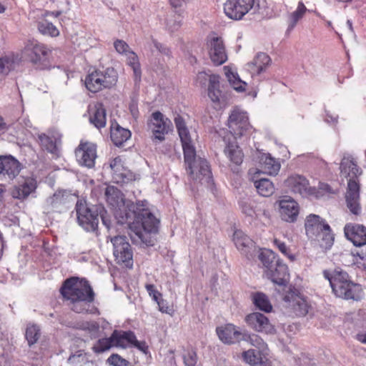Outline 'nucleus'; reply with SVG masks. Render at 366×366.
Wrapping results in <instances>:
<instances>
[{
  "label": "nucleus",
  "mask_w": 366,
  "mask_h": 366,
  "mask_svg": "<svg viewBox=\"0 0 366 366\" xmlns=\"http://www.w3.org/2000/svg\"><path fill=\"white\" fill-rule=\"evenodd\" d=\"M284 184L291 192L302 196L308 197L317 194L315 187H310L307 178L300 174H291L285 179Z\"/></svg>",
  "instance_id": "nucleus-13"
},
{
  "label": "nucleus",
  "mask_w": 366,
  "mask_h": 366,
  "mask_svg": "<svg viewBox=\"0 0 366 366\" xmlns=\"http://www.w3.org/2000/svg\"><path fill=\"white\" fill-rule=\"evenodd\" d=\"M77 161L89 168L94 166L97 157V147L89 142L81 143L75 151Z\"/></svg>",
  "instance_id": "nucleus-20"
},
{
  "label": "nucleus",
  "mask_w": 366,
  "mask_h": 366,
  "mask_svg": "<svg viewBox=\"0 0 366 366\" xmlns=\"http://www.w3.org/2000/svg\"><path fill=\"white\" fill-rule=\"evenodd\" d=\"M280 214L282 220L294 222L299 214V206L292 198L283 199L280 201Z\"/></svg>",
  "instance_id": "nucleus-23"
},
{
  "label": "nucleus",
  "mask_w": 366,
  "mask_h": 366,
  "mask_svg": "<svg viewBox=\"0 0 366 366\" xmlns=\"http://www.w3.org/2000/svg\"><path fill=\"white\" fill-rule=\"evenodd\" d=\"M273 244L277 249L290 261L293 262L296 259V255L294 254L291 249L287 246L286 243L277 238L273 239Z\"/></svg>",
  "instance_id": "nucleus-44"
},
{
  "label": "nucleus",
  "mask_w": 366,
  "mask_h": 366,
  "mask_svg": "<svg viewBox=\"0 0 366 366\" xmlns=\"http://www.w3.org/2000/svg\"><path fill=\"white\" fill-rule=\"evenodd\" d=\"M113 244V254L116 262L127 268L133 267V250L127 237L117 235L111 238Z\"/></svg>",
  "instance_id": "nucleus-7"
},
{
  "label": "nucleus",
  "mask_w": 366,
  "mask_h": 366,
  "mask_svg": "<svg viewBox=\"0 0 366 366\" xmlns=\"http://www.w3.org/2000/svg\"><path fill=\"white\" fill-rule=\"evenodd\" d=\"M37 29L41 34L51 37H56L60 34L57 27L46 19H41L37 22Z\"/></svg>",
  "instance_id": "nucleus-38"
},
{
  "label": "nucleus",
  "mask_w": 366,
  "mask_h": 366,
  "mask_svg": "<svg viewBox=\"0 0 366 366\" xmlns=\"http://www.w3.org/2000/svg\"><path fill=\"white\" fill-rule=\"evenodd\" d=\"M149 296L155 301L157 302L162 299V294L156 289L155 286L152 284H147L145 286Z\"/></svg>",
  "instance_id": "nucleus-54"
},
{
  "label": "nucleus",
  "mask_w": 366,
  "mask_h": 366,
  "mask_svg": "<svg viewBox=\"0 0 366 366\" xmlns=\"http://www.w3.org/2000/svg\"><path fill=\"white\" fill-rule=\"evenodd\" d=\"M307 9L302 2H299L296 11L290 15L292 26H294L304 15Z\"/></svg>",
  "instance_id": "nucleus-51"
},
{
  "label": "nucleus",
  "mask_w": 366,
  "mask_h": 366,
  "mask_svg": "<svg viewBox=\"0 0 366 366\" xmlns=\"http://www.w3.org/2000/svg\"><path fill=\"white\" fill-rule=\"evenodd\" d=\"M2 173L7 174L10 179L14 178L20 172L19 162L14 158L2 156Z\"/></svg>",
  "instance_id": "nucleus-35"
},
{
  "label": "nucleus",
  "mask_w": 366,
  "mask_h": 366,
  "mask_svg": "<svg viewBox=\"0 0 366 366\" xmlns=\"http://www.w3.org/2000/svg\"><path fill=\"white\" fill-rule=\"evenodd\" d=\"M170 124V120L157 111L152 114L148 126L152 132L154 139L162 141L169 132Z\"/></svg>",
  "instance_id": "nucleus-16"
},
{
  "label": "nucleus",
  "mask_w": 366,
  "mask_h": 366,
  "mask_svg": "<svg viewBox=\"0 0 366 366\" xmlns=\"http://www.w3.org/2000/svg\"><path fill=\"white\" fill-rule=\"evenodd\" d=\"M244 321L248 327L258 332L273 334L274 326L270 322L267 316L260 312H252L247 315Z\"/></svg>",
  "instance_id": "nucleus-15"
},
{
  "label": "nucleus",
  "mask_w": 366,
  "mask_h": 366,
  "mask_svg": "<svg viewBox=\"0 0 366 366\" xmlns=\"http://www.w3.org/2000/svg\"><path fill=\"white\" fill-rule=\"evenodd\" d=\"M186 170L187 174L192 178V179H198L199 175H203V176H207L209 175L210 172V167L209 165L208 162L206 159H197V155L195 154V162H194L192 165V173L191 172L189 166L185 164Z\"/></svg>",
  "instance_id": "nucleus-30"
},
{
  "label": "nucleus",
  "mask_w": 366,
  "mask_h": 366,
  "mask_svg": "<svg viewBox=\"0 0 366 366\" xmlns=\"http://www.w3.org/2000/svg\"><path fill=\"white\" fill-rule=\"evenodd\" d=\"M108 362L114 366H127L128 365V362L118 354H112L108 358Z\"/></svg>",
  "instance_id": "nucleus-52"
},
{
  "label": "nucleus",
  "mask_w": 366,
  "mask_h": 366,
  "mask_svg": "<svg viewBox=\"0 0 366 366\" xmlns=\"http://www.w3.org/2000/svg\"><path fill=\"white\" fill-rule=\"evenodd\" d=\"M129 210H132L133 221H130V214L126 213L125 217H122V222L128 224L131 239L147 246H153L154 239L151 234L158 232L159 220L151 212L147 202L137 201L130 205Z\"/></svg>",
  "instance_id": "nucleus-1"
},
{
  "label": "nucleus",
  "mask_w": 366,
  "mask_h": 366,
  "mask_svg": "<svg viewBox=\"0 0 366 366\" xmlns=\"http://www.w3.org/2000/svg\"><path fill=\"white\" fill-rule=\"evenodd\" d=\"M114 46L116 51L122 55L126 56L132 51L128 44L122 39L115 40Z\"/></svg>",
  "instance_id": "nucleus-49"
},
{
  "label": "nucleus",
  "mask_w": 366,
  "mask_h": 366,
  "mask_svg": "<svg viewBox=\"0 0 366 366\" xmlns=\"http://www.w3.org/2000/svg\"><path fill=\"white\" fill-rule=\"evenodd\" d=\"M110 167L112 169V179L119 184H124L135 180V174L123 166L120 157H117L111 160Z\"/></svg>",
  "instance_id": "nucleus-18"
},
{
  "label": "nucleus",
  "mask_w": 366,
  "mask_h": 366,
  "mask_svg": "<svg viewBox=\"0 0 366 366\" xmlns=\"http://www.w3.org/2000/svg\"><path fill=\"white\" fill-rule=\"evenodd\" d=\"M39 140L40 144L49 152H52L56 147L53 139L45 134L39 135Z\"/></svg>",
  "instance_id": "nucleus-50"
},
{
  "label": "nucleus",
  "mask_w": 366,
  "mask_h": 366,
  "mask_svg": "<svg viewBox=\"0 0 366 366\" xmlns=\"http://www.w3.org/2000/svg\"><path fill=\"white\" fill-rule=\"evenodd\" d=\"M110 137L116 146H121L131 137V132L120 127L117 122L112 123L110 128Z\"/></svg>",
  "instance_id": "nucleus-31"
},
{
  "label": "nucleus",
  "mask_w": 366,
  "mask_h": 366,
  "mask_svg": "<svg viewBox=\"0 0 366 366\" xmlns=\"http://www.w3.org/2000/svg\"><path fill=\"white\" fill-rule=\"evenodd\" d=\"M89 119L91 123L98 129L106 126L107 114L102 104L98 103L94 106V109L91 111Z\"/></svg>",
  "instance_id": "nucleus-34"
},
{
  "label": "nucleus",
  "mask_w": 366,
  "mask_h": 366,
  "mask_svg": "<svg viewBox=\"0 0 366 366\" xmlns=\"http://www.w3.org/2000/svg\"><path fill=\"white\" fill-rule=\"evenodd\" d=\"M257 192L263 197H269L274 192L273 183L268 179H260L254 182Z\"/></svg>",
  "instance_id": "nucleus-39"
},
{
  "label": "nucleus",
  "mask_w": 366,
  "mask_h": 366,
  "mask_svg": "<svg viewBox=\"0 0 366 366\" xmlns=\"http://www.w3.org/2000/svg\"><path fill=\"white\" fill-rule=\"evenodd\" d=\"M347 239L356 247L366 245V227L355 223H347L344 227Z\"/></svg>",
  "instance_id": "nucleus-21"
},
{
  "label": "nucleus",
  "mask_w": 366,
  "mask_h": 366,
  "mask_svg": "<svg viewBox=\"0 0 366 366\" xmlns=\"http://www.w3.org/2000/svg\"><path fill=\"white\" fill-rule=\"evenodd\" d=\"M7 129V125L2 117L0 116V134L4 133Z\"/></svg>",
  "instance_id": "nucleus-61"
},
{
  "label": "nucleus",
  "mask_w": 366,
  "mask_h": 366,
  "mask_svg": "<svg viewBox=\"0 0 366 366\" xmlns=\"http://www.w3.org/2000/svg\"><path fill=\"white\" fill-rule=\"evenodd\" d=\"M266 352L249 349L242 354L243 360L252 366H272V362L266 357Z\"/></svg>",
  "instance_id": "nucleus-26"
},
{
  "label": "nucleus",
  "mask_w": 366,
  "mask_h": 366,
  "mask_svg": "<svg viewBox=\"0 0 366 366\" xmlns=\"http://www.w3.org/2000/svg\"><path fill=\"white\" fill-rule=\"evenodd\" d=\"M258 257L264 267L265 271H268L271 267H274V264L277 261L274 253L270 249L261 251Z\"/></svg>",
  "instance_id": "nucleus-41"
},
{
  "label": "nucleus",
  "mask_w": 366,
  "mask_h": 366,
  "mask_svg": "<svg viewBox=\"0 0 366 366\" xmlns=\"http://www.w3.org/2000/svg\"><path fill=\"white\" fill-rule=\"evenodd\" d=\"M156 302L159 306V311H161L162 313H166L172 315V314L174 313V310L172 307L168 305V303L167 302L166 300L162 298Z\"/></svg>",
  "instance_id": "nucleus-55"
},
{
  "label": "nucleus",
  "mask_w": 366,
  "mask_h": 366,
  "mask_svg": "<svg viewBox=\"0 0 366 366\" xmlns=\"http://www.w3.org/2000/svg\"><path fill=\"white\" fill-rule=\"evenodd\" d=\"M264 272L274 283L283 287L285 294L283 295L282 298L288 304L287 307H291L297 316H305L309 312L310 305L306 297L297 289L287 285L289 273L287 264L277 259L274 267H271Z\"/></svg>",
  "instance_id": "nucleus-2"
},
{
  "label": "nucleus",
  "mask_w": 366,
  "mask_h": 366,
  "mask_svg": "<svg viewBox=\"0 0 366 366\" xmlns=\"http://www.w3.org/2000/svg\"><path fill=\"white\" fill-rule=\"evenodd\" d=\"M232 241L237 249L242 254L247 255L253 246L252 240L242 230L237 229L233 234Z\"/></svg>",
  "instance_id": "nucleus-29"
},
{
  "label": "nucleus",
  "mask_w": 366,
  "mask_h": 366,
  "mask_svg": "<svg viewBox=\"0 0 366 366\" xmlns=\"http://www.w3.org/2000/svg\"><path fill=\"white\" fill-rule=\"evenodd\" d=\"M59 292L71 310L76 313H88L89 305L95 300V293L85 278L71 277L66 279Z\"/></svg>",
  "instance_id": "nucleus-3"
},
{
  "label": "nucleus",
  "mask_w": 366,
  "mask_h": 366,
  "mask_svg": "<svg viewBox=\"0 0 366 366\" xmlns=\"http://www.w3.org/2000/svg\"><path fill=\"white\" fill-rule=\"evenodd\" d=\"M252 300L254 306L259 310L269 312L272 310V304L268 297L262 292H254L252 295Z\"/></svg>",
  "instance_id": "nucleus-37"
},
{
  "label": "nucleus",
  "mask_w": 366,
  "mask_h": 366,
  "mask_svg": "<svg viewBox=\"0 0 366 366\" xmlns=\"http://www.w3.org/2000/svg\"><path fill=\"white\" fill-rule=\"evenodd\" d=\"M327 224L326 220L319 215L314 214L307 215L305 222V229L307 237L313 238L314 235L317 234L324 228L325 225Z\"/></svg>",
  "instance_id": "nucleus-27"
},
{
  "label": "nucleus",
  "mask_w": 366,
  "mask_h": 366,
  "mask_svg": "<svg viewBox=\"0 0 366 366\" xmlns=\"http://www.w3.org/2000/svg\"><path fill=\"white\" fill-rule=\"evenodd\" d=\"M174 122L178 133L187 129L184 119L180 114L176 115Z\"/></svg>",
  "instance_id": "nucleus-56"
},
{
  "label": "nucleus",
  "mask_w": 366,
  "mask_h": 366,
  "mask_svg": "<svg viewBox=\"0 0 366 366\" xmlns=\"http://www.w3.org/2000/svg\"><path fill=\"white\" fill-rule=\"evenodd\" d=\"M127 59V64L132 67L134 71L136 78H140L141 68L138 56L132 50L126 55Z\"/></svg>",
  "instance_id": "nucleus-45"
},
{
  "label": "nucleus",
  "mask_w": 366,
  "mask_h": 366,
  "mask_svg": "<svg viewBox=\"0 0 366 366\" xmlns=\"http://www.w3.org/2000/svg\"><path fill=\"white\" fill-rule=\"evenodd\" d=\"M216 332L219 339L227 345L238 343L245 336V332H242L238 327L231 323L217 327Z\"/></svg>",
  "instance_id": "nucleus-17"
},
{
  "label": "nucleus",
  "mask_w": 366,
  "mask_h": 366,
  "mask_svg": "<svg viewBox=\"0 0 366 366\" xmlns=\"http://www.w3.org/2000/svg\"><path fill=\"white\" fill-rule=\"evenodd\" d=\"M184 362L187 366H195L197 362V354L194 351H189L184 354Z\"/></svg>",
  "instance_id": "nucleus-53"
},
{
  "label": "nucleus",
  "mask_w": 366,
  "mask_h": 366,
  "mask_svg": "<svg viewBox=\"0 0 366 366\" xmlns=\"http://www.w3.org/2000/svg\"><path fill=\"white\" fill-rule=\"evenodd\" d=\"M347 208L350 213L357 218L362 214V207L360 197V183L352 179L347 182V188L345 194Z\"/></svg>",
  "instance_id": "nucleus-14"
},
{
  "label": "nucleus",
  "mask_w": 366,
  "mask_h": 366,
  "mask_svg": "<svg viewBox=\"0 0 366 366\" xmlns=\"http://www.w3.org/2000/svg\"><path fill=\"white\" fill-rule=\"evenodd\" d=\"M154 46L157 48V49H158L159 51V52L165 54V55H170L171 54V51L170 50L164 46V45H162V44L156 41H154Z\"/></svg>",
  "instance_id": "nucleus-59"
},
{
  "label": "nucleus",
  "mask_w": 366,
  "mask_h": 366,
  "mask_svg": "<svg viewBox=\"0 0 366 366\" xmlns=\"http://www.w3.org/2000/svg\"><path fill=\"white\" fill-rule=\"evenodd\" d=\"M313 239L316 240L320 246L324 249H330L334 242V234L329 224L325 225L324 228L314 235Z\"/></svg>",
  "instance_id": "nucleus-33"
},
{
  "label": "nucleus",
  "mask_w": 366,
  "mask_h": 366,
  "mask_svg": "<svg viewBox=\"0 0 366 366\" xmlns=\"http://www.w3.org/2000/svg\"><path fill=\"white\" fill-rule=\"evenodd\" d=\"M255 0H226L223 5L225 15L230 19L239 21L253 8Z\"/></svg>",
  "instance_id": "nucleus-9"
},
{
  "label": "nucleus",
  "mask_w": 366,
  "mask_h": 366,
  "mask_svg": "<svg viewBox=\"0 0 366 366\" xmlns=\"http://www.w3.org/2000/svg\"><path fill=\"white\" fill-rule=\"evenodd\" d=\"M227 126L234 139L249 134L252 130L247 113L238 109H234L231 112L228 118Z\"/></svg>",
  "instance_id": "nucleus-8"
},
{
  "label": "nucleus",
  "mask_w": 366,
  "mask_h": 366,
  "mask_svg": "<svg viewBox=\"0 0 366 366\" xmlns=\"http://www.w3.org/2000/svg\"><path fill=\"white\" fill-rule=\"evenodd\" d=\"M102 223L106 226L108 229L111 228V221L104 215H102Z\"/></svg>",
  "instance_id": "nucleus-62"
},
{
  "label": "nucleus",
  "mask_w": 366,
  "mask_h": 366,
  "mask_svg": "<svg viewBox=\"0 0 366 366\" xmlns=\"http://www.w3.org/2000/svg\"><path fill=\"white\" fill-rule=\"evenodd\" d=\"M171 5L174 8H178L182 6V0H170Z\"/></svg>",
  "instance_id": "nucleus-63"
},
{
  "label": "nucleus",
  "mask_w": 366,
  "mask_h": 366,
  "mask_svg": "<svg viewBox=\"0 0 366 366\" xmlns=\"http://www.w3.org/2000/svg\"><path fill=\"white\" fill-rule=\"evenodd\" d=\"M219 76L212 74L207 88V95L215 109H222L229 104V95L220 89Z\"/></svg>",
  "instance_id": "nucleus-11"
},
{
  "label": "nucleus",
  "mask_w": 366,
  "mask_h": 366,
  "mask_svg": "<svg viewBox=\"0 0 366 366\" xmlns=\"http://www.w3.org/2000/svg\"><path fill=\"white\" fill-rule=\"evenodd\" d=\"M35 189L36 183L32 180H27L21 184L15 186L11 189V194L14 199H24Z\"/></svg>",
  "instance_id": "nucleus-32"
},
{
  "label": "nucleus",
  "mask_w": 366,
  "mask_h": 366,
  "mask_svg": "<svg viewBox=\"0 0 366 366\" xmlns=\"http://www.w3.org/2000/svg\"><path fill=\"white\" fill-rule=\"evenodd\" d=\"M211 75L205 71H200L197 74L195 81L199 85L205 86L207 81L209 83V76Z\"/></svg>",
  "instance_id": "nucleus-57"
},
{
  "label": "nucleus",
  "mask_w": 366,
  "mask_h": 366,
  "mask_svg": "<svg viewBox=\"0 0 366 366\" xmlns=\"http://www.w3.org/2000/svg\"><path fill=\"white\" fill-rule=\"evenodd\" d=\"M53 49L36 39H27L24 43L21 54L36 71H49L54 68Z\"/></svg>",
  "instance_id": "nucleus-4"
},
{
  "label": "nucleus",
  "mask_w": 366,
  "mask_h": 366,
  "mask_svg": "<svg viewBox=\"0 0 366 366\" xmlns=\"http://www.w3.org/2000/svg\"><path fill=\"white\" fill-rule=\"evenodd\" d=\"M112 347H114V339L112 338V334L108 338L99 339L93 346L92 350L96 353H102L109 350Z\"/></svg>",
  "instance_id": "nucleus-43"
},
{
  "label": "nucleus",
  "mask_w": 366,
  "mask_h": 366,
  "mask_svg": "<svg viewBox=\"0 0 366 366\" xmlns=\"http://www.w3.org/2000/svg\"><path fill=\"white\" fill-rule=\"evenodd\" d=\"M118 81L117 71L108 67L104 71L94 69L88 73L84 79L86 88L92 93H97L105 89L115 86Z\"/></svg>",
  "instance_id": "nucleus-6"
},
{
  "label": "nucleus",
  "mask_w": 366,
  "mask_h": 366,
  "mask_svg": "<svg viewBox=\"0 0 366 366\" xmlns=\"http://www.w3.org/2000/svg\"><path fill=\"white\" fill-rule=\"evenodd\" d=\"M242 340L249 342V344L257 347L259 351L266 352L268 350L267 344L264 342L263 339L256 334H248L245 332V336Z\"/></svg>",
  "instance_id": "nucleus-42"
},
{
  "label": "nucleus",
  "mask_w": 366,
  "mask_h": 366,
  "mask_svg": "<svg viewBox=\"0 0 366 366\" xmlns=\"http://www.w3.org/2000/svg\"><path fill=\"white\" fill-rule=\"evenodd\" d=\"M341 173L348 181L354 179L359 182L358 177L362 174L361 168L357 165V162L352 156L344 157L340 163Z\"/></svg>",
  "instance_id": "nucleus-24"
},
{
  "label": "nucleus",
  "mask_w": 366,
  "mask_h": 366,
  "mask_svg": "<svg viewBox=\"0 0 366 366\" xmlns=\"http://www.w3.org/2000/svg\"><path fill=\"white\" fill-rule=\"evenodd\" d=\"M262 160V168L264 173L273 175L279 172L280 164L274 158L270 156H265Z\"/></svg>",
  "instance_id": "nucleus-40"
},
{
  "label": "nucleus",
  "mask_w": 366,
  "mask_h": 366,
  "mask_svg": "<svg viewBox=\"0 0 366 366\" xmlns=\"http://www.w3.org/2000/svg\"><path fill=\"white\" fill-rule=\"evenodd\" d=\"M76 212L79 224L85 229L94 231L99 224L98 214L92 211L82 200H78L76 204Z\"/></svg>",
  "instance_id": "nucleus-12"
},
{
  "label": "nucleus",
  "mask_w": 366,
  "mask_h": 366,
  "mask_svg": "<svg viewBox=\"0 0 366 366\" xmlns=\"http://www.w3.org/2000/svg\"><path fill=\"white\" fill-rule=\"evenodd\" d=\"M112 338L114 339V347H135L144 353L148 351L146 342L138 341L134 332L131 330H115L112 332Z\"/></svg>",
  "instance_id": "nucleus-10"
},
{
  "label": "nucleus",
  "mask_w": 366,
  "mask_h": 366,
  "mask_svg": "<svg viewBox=\"0 0 366 366\" xmlns=\"http://www.w3.org/2000/svg\"><path fill=\"white\" fill-rule=\"evenodd\" d=\"M14 61L12 57L4 56L0 57V74H6L13 68Z\"/></svg>",
  "instance_id": "nucleus-48"
},
{
  "label": "nucleus",
  "mask_w": 366,
  "mask_h": 366,
  "mask_svg": "<svg viewBox=\"0 0 366 366\" xmlns=\"http://www.w3.org/2000/svg\"><path fill=\"white\" fill-rule=\"evenodd\" d=\"M184 153V164L189 166V168L192 173V169L194 162H195V147L193 144L190 132L187 129L178 133Z\"/></svg>",
  "instance_id": "nucleus-22"
},
{
  "label": "nucleus",
  "mask_w": 366,
  "mask_h": 366,
  "mask_svg": "<svg viewBox=\"0 0 366 366\" xmlns=\"http://www.w3.org/2000/svg\"><path fill=\"white\" fill-rule=\"evenodd\" d=\"M61 14H62L61 11H51V16H54L55 18L59 17L60 15H61Z\"/></svg>",
  "instance_id": "nucleus-64"
},
{
  "label": "nucleus",
  "mask_w": 366,
  "mask_h": 366,
  "mask_svg": "<svg viewBox=\"0 0 366 366\" xmlns=\"http://www.w3.org/2000/svg\"><path fill=\"white\" fill-rule=\"evenodd\" d=\"M224 153L231 164L239 166L243 162L244 153L235 139L232 141H228L224 147Z\"/></svg>",
  "instance_id": "nucleus-28"
},
{
  "label": "nucleus",
  "mask_w": 366,
  "mask_h": 366,
  "mask_svg": "<svg viewBox=\"0 0 366 366\" xmlns=\"http://www.w3.org/2000/svg\"><path fill=\"white\" fill-rule=\"evenodd\" d=\"M25 337L29 345L37 342L40 337V330L36 325H29L26 327Z\"/></svg>",
  "instance_id": "nucleus-46"
},
{
  "label": "nucleus",
  "mask_w": 366,
  "mask_h": 366,
  "mask_svg": "<svg viewBox=\"0 0 366 366\" xmlns=\"http://www.w3.org/2000/svg\"><path fill=\"white\" fill-rule=\"evenodd\" d=\"M242 211L247 216L252 217L255 212L253 207L248 202H242L241 204Z\"/></svg>",
  "instance_id": "nucleus-58"
},
{
  "label": "nucleus",
  "mask_w": 366,
  "mask_h": 366,
  "mask_svg": "<svg viewBox=\"0 0 366 366\" xmlns=\"http://www.w3.org/2000/svg\"><path fill=\"white\" fill-rule=\"evenodd\" d=\"M224 71L230 84L236 91H245L247 84L239 79L237 72L234 71L229 66H224Z\"/></svg>",
  "instance_id": "nucleus-36"
},
{
  "label": "nucleus",
  "mask_w": 366,
  "mask_h": 366,
  "mask_svg": "<svg viewBox=\"0 0 366 366\" xmlns=\"http://www.w3.org/2000/svg\"><path fill=\"white\" fill-rule=\"evenodd\" d=\"M105 198L108 204L116 213L124 207V194L114 186H108L106 188Z\"/></svg>",
  "instance_id": "nucleus-25"
},
{
  "label": "nucleus",
  "mask_w": 366,
  "mask_h": 366,
  "mask_svg": "<svg viewBox=\"0 0 366 366\" xmlns=\"http://www.w3.org/2000/svg\"><path fill=\"white\" fill-rule=\"evenodd\" d=\"M324 277L328 280L333 293L345 300H358L362 294L360 285L354 282L348 273L340 268L332 272L324 271Z\"/></svg>",
  "instance_id": "nucleus-5"
},
{
  "label": "nucleus",
  "mask_w": 366,
  "mask_h": 366,
  "mask_svg": "<svg viewBox=\"0 0 366 366\" xmlns=\"http://www.w3.org/2000/svg\"><path fill=\"white\" fill-rule=\"evenodd\" d=\"M356 339L363 344H366V332L357 334Z\"/></svg>",
  "instance_id": "nucleus-60"
},
{
  "label": "nucleus",
  "mask_w": 366,
  "mask_h": 366,
  "mask_svg": "<svg viewBox=\"0 0 366 366\" xmlns=\"http://www.w3.org/2000/svg\"><path fill=\"white\" fill-rule=\"evenodd\" d=\"M270 57L265 53L258 54L254 59V64L257 68V72L260 73L269 64Z\"/></svg>",
  "instance_id": "nucleus-47"
},
{
  "label": "nucleus",
  "mask_w": 366,
  "mask_h": 366,
  "mask_svg": "<svg viewBox=\"0 0 366 366\" xmlns=\"http://www.w3.org/2000/svg\"><path fill=\"white\" fill-rule=\"evenodd\" d=\"M209 54L214 64L219 66L227 60L224 41L221 37L213 36L208 40Z\"/></svg>",
  "instance_id": "nucleus-19"
}]
</instances>
